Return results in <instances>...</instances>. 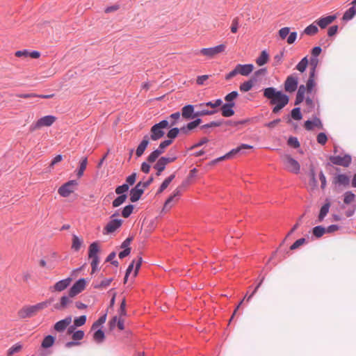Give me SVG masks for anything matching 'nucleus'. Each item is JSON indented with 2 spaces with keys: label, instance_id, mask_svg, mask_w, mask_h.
Segmentation results:
<instances>
[{
  "label": "nucleus",
  "instance_id": "9b49d317",
  "mask_svg": "<svg viewBox=\"0 0 356 356\" xmlns=\"http://www.w3.org/2000/svg\"><path fill=\"white\" fill-rule=\"evenodd\" d=\"M72 279L71 277H67L65 279L59 280L54 286L50 287L51 292H61L66 289L70 284Z\"/></svg>",
  "mask_w": 356,
  "mask_h": 356
},
{
  "label": "nucleus",
  "instance_id": "37998d69",
  "mask_svg": "<svg viewBox=\"0 0 356 356\" xmlns=\"http://www.w3.org/2000/svg\"><path fill=\"white\" fill-rule=\"evenodd\" d=\"M355 195L350 191H348L344 194L343 202L346 204H349L354 201Z\"/></svg>",
  "mask_w": 356,
  "mask_h": 356
},
{
  "label": "nucleus",
  "instance_id": "5fc2aeb1",
  "mask_svg": "<svg viewBox=\"0 0 356 356\" xmlns=\"http://www.w3.org/2000/svg\"><path fill=\"white\" fill-rule=\"evenodd\" d=\"M133 210H134L133 205L130 204V205L126 206L122 211V216L124 218L129 217L131 215V213H132Z\"/></svg>",
  "mask_w": 356,
  "mask_h": 356
},
{
  "label": "nucleus",
  "instance_id": "a878e982",
  "mask_svg": "<svg viewBox=\"0 0 356 356\" xmlns=\"http://www.w3.org/2000/svg\"><path fill=\"white\" fill-rule=\"evenodd\" d=\"M304 127L307 130H312L314 127L321 128L322 127V123L318 118H315L313 120H307L305 122Z\"/></svg>",
  "mask_w": 356,
  "mask_h": 356
},
{
  "label": "nucleus",
  "instance_id": "680f3d73",
  "mask_svg": "<svg viewBox=\"0 0 356 356\" xmlns=\"http://www.w3.org/2000/svg\"><path fill=\"white\" fill-rule=\"evenodd\" d=\"M238 92L232 91V92L227 94L225 96V101H227L229 103H232L231 102L233 101L234 99H235L238 97Z\"/></svg>",
  "mask_w": 356,
  "mask_h": 356
},
{
  "label": "nucleus",
  "instance_id": "1a4fd4ad",
  "mask_svg": "<svg viewBox=\"0 0 356 356\" xmlns=\"http://www.w3.org/2000/svg\"><path fill=\"white\" fill-rule=\"evenodd\" d=\"M253 147L247 144H242L236 148L232 149L230 152L227 153L225 155L220 156L213 161V163H216L218 161H221L224 159H230L233 155H235L238 153L243 154V151L244 149H252Z\"/></svg>",
  "mask_w": 356,
  "mask_h": 356
},
{
  "label": "nucleus",
  "instance_id": "052dcab7",
  "mask_svg": "<svg viewBox=\"0 0 356 356\" xmlns=\"http://www.w3.org/2000/svg\"><path fill=\"white\" fill-rule=\"evenodd\" d=\"M172 140H165L161 142L160 143L159 147L157 149V150H160L161 153L163 154L164 152V149L165 147H167L168 146H169L172 143Z\"/></svg>",
  "mask_w": 356,
  "mask_h": 356
},
{
  "label": "nucleus",
  "instance_id": "7ed1b4c3",
  "mask_svg": "<svg viewBox=\"0 0 356 356\" xmlns=\"http://www.w3.org/2000/svg\"><path fill=\"white\" fill-rule=\"evenodd\" d=\"M169 127V122L168 120H162L160 122L154 124L150 129V136L149 139L152 140H158L161 138L164 134V129Z\"/></svg>",
  "mask_w": 356,
  "mask_h": 356
},
{
  "label": "nucleus",
  "instance_id": "603ef678",
  "mask_svg": "<svg viewBox=\"0 0 356 356\" xmlns=\"http://www.w3.org/2000/svg\"><path fill=\"white\" fill-rule=\"evenodd\" d=\"M106 320V314L102 315V316H100L97 321H96L93 324H92V329H95L97 328L98 326H100L102 325L103 323H105Z\"/></svg>",
  "mask_w": 356,
  "mask_h": 356
},
{
  "label": "nucleus",
  "instance_id": "f8f14e48",
  "mask_svg": "<svg viewBox=\"0 0 356 356\" xmlns=\"http://www.w3.org/2000/svg\"><path fill=\"white\" fill-rule=\"evenodd\" d=\"M298 83V78L294 75H290L287 76L284 82V89L286 92H293L296 90Z\"/></svg>",
  "mask_w": 356,
  "mask_h": 356
},
{
  "label": "nucleus",
  "instance_id": "e433bc0d",
  "mask_svg": "<svg viewBox=\"0 0 356 356\" xmlns=\"http://www.w3.org/2000/svg\"><path fill=\"white\" fill-rule=\"evenodd\" d=\"M122 224H106V226L104 228V234H108L114 232L117 230Z\"/></svg>",
  "mask_w": 356,
  "mask_h": 356
},
{
  "label": "nucleus",
  "instance_id": "bf43d9fd",
  "mask_svg": "<svg viewBox=\"0 0 356 356\" xmlns=\"http://www.w3.org/2000/svg\"><path fill=\"white\" fill-rule=\"evenodd\" d=\"M316 139H317V142L319 144L323 145L326 143V142L327 140V137L324 133H320L318 134Z\"/></svg>",
  "mask_w": 356,
  "mask_h": 356
},
{
  "label": "nucleus",
  "instance_id": "6e6d98bb",
  "mask_svg": "<svg viewBox=\"0 0 356 356\" xmlns=\"http://www.w3.org/2000/svg\"><path fill=\"white\" fill-rule=\"evenodd\" d=\"M165 168V165L158 160L154 166V168L156 169L157 171L156 175H161V173L164 170Z\"/></svg>",
  "mask_w": 356,
  "mask_h": 356
},
{
  "label": "nucleus",
  "instance_id": "b1692460",
  "mask_svg": "<svg viewBox=\"0 0 356 356\" xmlns=\"http://www.w3.org/2000/svg\"><path fill=\"white\" fill-rule=\"evenodd\" d=\"M202 122V120L200 118H197L195 120L188 123L186 127H183L181 128L180 131L184 134H187L188 131H191L195 127H197Z\"/></svg>",
  "mask_w": 356,
  "mask_h": 356
},
{
  "label": "nucleus",
  "instance_id": "2eb2a0df",
  "mask_svg": "<svg viewBox=\"0 0 356 356\" xmlns=\"http://www.w3.org/2000/svg\"><path fill=\"white\" fill-rule=\"evenodd\" d=\"M72 298V297L70 296V293H68L67 296H63L60 299V302L54 305V308L58 311L64 310L70 303L72 302V300H71Z\"/></svg>",
  "mask_w": 356,
  "mask_h": 356
},
{
  "label": "nucleus",
  "instance_id": "6ab92c4d",
  "mask_svg": "<svg viewBox=\"0 0 356 356\" xmlns=\"http://www.w3.org/2000/svg\"><path fill=\"white\" fill-rule=\"evenodd\" d=\"M351 4L352 6L348 9L343 15L342 19L343 21H349L356 15V0L352 1Z\"/></svg>",
  "mask_w": 356,
  "mask_h": 356
},
{
  "label": "nucleus",
  "instance_id": "72a5a7b5",
  "mask_svg": "<svg viewBox=\"0 0 356 356\" xmlns=\"http://www.w3.org/2000/svg\"><path fill=\"white\" fill-rule=\"evenodd\" d=\"M175 175L172 174L170 177L166 178L161 184V185L158 191V193H162L165 188H167V187L169 186L170 182L175 179Z\"/></svg>",
  "mask_w": 356,
  "mask_h": 356
},
{
  "label": "nucleus",
  "instance_id": "a19ab883",
  "mask_svg": "<svg viewBox=\"0 0 356 356\" xmlns=\"http://www.w3.org/2000/svg\"><path fill=\"white\" fill-rule=\"evenodd\" d=\"M318 31V27L312 24L305 29L304 33L308 35H313L317 33Z\"/></svg>",
  "mask_w": 356,
  "mask_h": 356
},
{
  "label": "nucleus",
  "instance_id": "f03ea898",
  "mask_svg": "<svg viewBox=\"0 0 356 356\" xmlns=\"http://www.w3.org/2000/svg\"><path fill=\"white\" fill-rule=\"evenodd\" d=\"M52 301L49 299L46 301L39 302L35 305H28L23 307L18 312V315L21 318H27L35 315L38 312L47 308Z\"/></svg>",
  "mask_w": 356,
  "mask_h": 356
},
{
  "label": "nucleus",
  "instance_id": "8fccbe9b",
  "mask_svg": "<svg viewBox=\"0 0 356 356\" xmlns=\"http://www.w3.org/2000/svg\"><path fill=\"white\" fill-rule=\"evenodd\" d=\"M291 118L296 120L302 119V114L300 108H295L291 111Z\"/></svg>",
  "mask_w": 356,
  "mask_h": 356
},
{
  "label": "nucleus",
  "instance_id": "5701e85b",
  "mask_svg": "<svg viewBox=\"0 0 356 356\" xmlns=\"http://www.w3.org/2000/svg\"><path fill=\"white\" fill-rule=\"evenodd\" d=\"M256 81L255 78H252L250 80L242 83L239 86L240 90L243 92H248L252 88Z\"/></svg>",
  "mask_w": 356,
  "mask_h": 356
},
{
  "label": "nucleus",
  "instance_id": "6e6552de",
  "mask_svg": "<svg viewBox=\"0 0 356 356\" xmlns=\"http://www.w3.org/2000/svg\"><path fill=\"white\" fill-rule=\"evenodd\" d=\"M78 183L76 180H71L64 184L58 188V193L64 197H68L74 191Z\"/></svg>",
  "mask_w": 356,
  "mask_h": 356
},
{
  "label": "nucleus",
  "instance_id": "c756f323",
  "mask_svg": "<svg viewBox=\"0 0 356 356\" xmlns=\"http://www.w3.org/2000/svg\"><path fill=\"white\" fill-rule=\"evenodd\" d=\"M142 195H143V193L141 192V191H140L138 188H133L130 191L131 202H135L138 201Z\"/></svg>",
  "mask_w": 356,
  "mask_h": 356
},
{
  "label": "nucleus",
  "instance_id": "69168bd1",
  "mask_svg": "<svg viewBox=\"0 0 356 356\" xmlns=\"http://www.w3.org/2000/svg\"><path fill=\"white\" fill-rule=\"evenodd\" d=\"M290 29L289 27L282 28L279 31V35L282 39H285L286 37L289 34Z\"/></svg>",
  "mask_w": 356,
  "mask_h": 356
},
{
  "label": "nucleus",
  "instance_id": "f3484780",
  "mask_svg": "<svg viewBox=\"0 0 356 356\" xmlns=\"http://www.w3.org/2000/svg\"><path fill=\"white\" fill-rule=\"evenodd\" d=\"M236 67L238 71V74L245 76L252 73L254 69V67L252 64H238Z\"/></svg>",
  "mask_w": 356,
  "mask_h": 356
},
{
  "label": "nucleus",
  "instance_id": "dca6fc26",
  "mask_svg": "<svg viewBox=\"0 0 356 356\" xmlns=\"http://www.w3.org/2000/svg\"><path fill=\"white\" fill-rule=\"evenodd\" d=\"M195 115V111L193 105L188 104L181 108V115L186 120H191L197 118Z\"/></svg>",
  "mask_w": 356,
  "mask_h": 356
},
{
  "label": "nucleus",
  "instance_id": "393cba45",
  "mask_svg": "<svg viewBox=\"0 0 356 356\" xmlns=\"http://www.w3.org/2000/svg\"><path fill=\"white\" fill-rule=\"evenodd\" d=\"M315 67H313V69L311 70L309 73V77L307 82V91L308 92H311L313 90L314 87L315 86Z\"/></svg>",
  "mask_w": 356,
  "mask_h": 356
},
{
  "label": "nucleus",
  "instance_id": "f704fd0d",
  "mask_svg": "<svg viewBox=\"0 0 356 356\" xmlns=\"http://www.w3.org/2000/svg\"><path fill=\"white\" fill-rule=\"evenodd\" d=\"M222 104V101L220 99H218L215 100L214 102H206L204 104H200L199 105V106L200 107L209 106L212 108H216L221 106Z\"/></svg>",
  "mask_w": 356,
  "mask_h": 356
},
{
  "label": "nucleus",
  "instance_id": "864d4df0",
  "mask_svg": "<svg viewBox=\"0 0 356 356\" xmlns=\"http://www.w3.org/2000/svg\"><path fill=\"white\" fill-rule=\"evenodd\" d=\"M83 337H84V332L81 330H76L72 335V339L76 341H79V340H81L83 338Z\"/></svg>",
  "mask_w": 356,
  "mask_h": 356
},
{
  "label": "nucleus",
  "instance_id": "9d476101",
  "mask_svg": "<svg viewBox=\"0 0 356 356\" xmlns=\"http://www.w3.org/2000/svg\"><path fill=\"white\" fill-rule=\"evenodd\" d=\"M86 281L85 278H80L76 280L73 285L70 287L68 293L70 297H75L81 293L86 288Z\"/></svg>",
  "mask_w": 356,
  "mask_h": 356
},
{
  "label": "nucleus",
  "instance_id": "39448f33",
  "mask_svg": "<svg viewBox=\"0 0 356 356\" xmlns=\"http://www.w3.org/2000/svg\"><path fill=\"white\" fill-rule=\"evenodd\" d=\"M56 118L54 115H46L40 118L35 124L30 127V130L34 131L43 127H50L56 121Z\"/></svg>",
  "mask_w": 356,
  "mask_h": 356
},
{
  "label": "nucleus",
  "instance_id": "a18cd8bd",
  "mask_svg": "<svg viewBox=\"0 0 356 356\" xmlns=\"http://www.w3.org/2000/svg\"><path fill=\"white\" fill-rule=\"evenodd\" d=\"M309 186L312 189L315 188L317 186V181L316 179V175L314 170L312 168L310 170V181Z\"/></svg>",
  "mask_w": 356,
  "mask_h": 356
},
{
  "label": "nucleus",
  "instance_id": "0eeeda50",
  "mask_svg": "<svg viewBox=\"0 0 356 356\" xmlns=\"http://www.w3.org/2000/svg\"><path fill=\"white\" fill-rule=\"evenodd\" d=\"M282 160L288 170L295 174L300 172V164L298 162L293 159L290 155L286 154L282 157Z\"/></svg>",
  "mask_w": 356,
  "mask_h": 356
},
{
  "label": "nucleus",
  "instance_id": "4468645a",
  "mask_svg": "<svg viewBox=\"0 0 356 356\" xmlns=\"http://www.w3.org/2000/svg\"><path fill=\"white\" fill-rule=\"evenodd\" d=\"M72 322V316H67L65 318L58 321L54 325V329L58 332L65 331Z\"/></svg>",
  "mask_w": 356,
  "mask_h": 356
},
{
  "label": "nucleus",
  "instance_id": "4d7b16f0",
  "mask_svg": "<svg viewBox=\"0 0 356 356\" xmlns=\"http://www.w3.org/2000/svg\"><path fill=\"white\" fill-rule=\"evenodd\" d=\"M129 185L127 184H124L122 186H119L115 189V193L118 195H124L123 193L128 191Z\"/></svg>",
  "mask_w": 356,
  "mask_h": 356
},
{
  "label": "nucleus",
  "instance_id": "0e129e2a",
  "mask_svg": "<svg viewBox=\"0 0 356 356\" xmlns=\"http://www.w3.org/2000/svg\"><path fill=\"white\" fill-rule=\"evenodd\" d=\"M179 132V129L178 128H173L168 131L167 136L170 138V140H172L177 136Z\"/></svg>",
  "mask_w": 356,
  "mask_h": 356
},
{
  "label": "nucleus",
  "instance_id": "de8ad7c7",
  "mask_svg": "<svg viewBox=\"0 0 356 356\" xmlns=\"http://www.w3.org/2000/svg\"><path fill=\"white\" fill-rule=\"evenodd\" d=\"M329 208H330L329 204H325L321 207L320 213H319V216H318L319 220H322L323 218L327 215V213H328V211H329Z\"/></svg>",
  "mask_w": 356,
  "mask_h": 356
},
{
  "label": "nucleus",
  "instance_id": "a211bd4d",
  "mask_svg": "<svg viewBox=\"0 0 356 356\" xmlns=\"http://www.w3.org/2000/svg\"><path fill=\"white\" fill-rule=\"evenodd\" d=\"M337 17L335 15H329L325 17H321L319 19L316 20L315 22L321 28L325 29L329 24H332Z\"/></svg>",
  "mask_w": 356,
  "mask_h": 356
},
{
  "label": "nucleus",
  "instance_id": "58836bf2",
  "mask_svg": "<svg viewBox=\"0 0 356 356\" xmlns=\"http://www.w3.org/2000/svg\"><path fill=\"white\" fill-rule=\"evenodd\" d=\"M86 320H87L86 316V315H81V316H80L79 317L74 318V321H73V324L76 327H81V326L83 325L86 323Z\"/></svg>",
  "mask_w": 356,
  "mask_h": 356
},
{
  "label": "nucleus",
  "instance_id": "774afa93",
  "mask_svg": "<svg viewBox=\"0 0 356 356\" xmlns=\"http://www.w3.org/2000/svg\"><path fill=\"white\" fill-rule=\"evenodd\" d=\"M176 160V157H161L159 161L166 165L168 163H170Z\"/></svg>",
  "mask_w": 356,
  "mask_h": 356
},
{
  "label": "nucleus",
  "instance_id": "cd10ccee",
  "mask_svg": "<svg viewBox=\"0 0 356 356\" xmlns=\"http://www.w3.org/2000/svg\"><path fill=\"white\" fill-rule=\"evenodd\" d=\"M55 340V337L50 334L47 335L43 339L41 346L44 348H49L54 345Z\"/></svg>",
  "mask_w": 356,
  "mask_h": 356
},
{
  "label": "nucleus",
  "instance_id": "c9c22d12",
  "mask_svg": "<svg viewBox=\"0 0 356 356\" xmlns=\"http://www.w3.org/2000/svg\"><path fill=\"white\" fill-rule=\"evenodd\" d=\"M325 232V228L321 225L314 227L312 230L313 235L316 238L321 237Z\"/></svg>",
  "mask_w": 356,
  "mask_h": 356
},
{
  "label": "nucleus",
  "instance_id": "423d86ee",
  "mask_svg": "<svg viewBox=\"0 0 356 356\" xmlns=\"http://www.w3.org/2000/svg\"><path fill=\"white\" fill-rule=\"evenodd\" d=\"M225 44H222L213 47L203 48L200 51V54L208 58H213L218 54L225 51Z\"/></svg>",
  "mask_w": 356,
  "mask_h": 356
},
{
  "label": "nucleus",
  "instance_id": "ddd939ff",
  "mask_svg": "<svg viewBox=\"0 0 356 356\" xmlns=\"http://www.w3.org/2000/svg\"><path fill=\"white\" fill-rule=\"evenodd\" d=\"M330 161L335 165L348 167L351 163V157L349 155L334 156L330 157Z\"/></svg>",
  "mask_w": 356,
  "mask_h": 356
},
{
  "label": "nucleus",
  "instance_id": "412c9836",
  "mask_svg": "<svg viewBox=\"0 0 356 356\" xmlns=\"http://www.w3.org/2000/svg\"><path fill=\"white\" fill-rule=\"evenodd\" d=\"M189 184V181H183L181 185L178 186L173 192L172 195H170L168 200L165 201V206L167 207L172 200L173 199L177 197V196H179L180 195L181 193V191L183 189V188L186 187L188 184Z\"/></svg>",
  "mask_w": 356,
  "mask_h": 356
},
{
  "label": "nucleus",
  "instance_id": "4c0bfd02",
  "mask_svg": "<svg viewBox=\"0 0 356 356\" xmlns=\"http://www.w3.org/2000/svg\"><path fill=\"white\" fill-rule=\"evenodd\" d=\"M335 181L339 184L346 186L349 184L350 179L346 175H339L336 177Z\"/></svg>",
  "mask_w": 356,
  "mask_h": 356
},
{
  "label": "nucleus",
  "instance_id": "3c124183",
  "mask_svg": "<svg viewBox=\"0 0 356 356\" xmlns=\"http://www.w3.org/2000/svg\"><path fill=\"white\" fill-rule=\"evenodd\" d=\"M306 242V239L305 238H301L296 241L290 247V250H294L298 248L300 246L303 245Z\"/></svg>",
  "mask_w": 356,
  "mask_h": 356
},
{
  "label": "nucleus",
  "instance_id": "79ce46f5",
  "mask_svg": "<svg viewBox=\"0 0 356 356\" xmlns=\"http://www.w3.org/2000/svg\"><path fill=\"white\" fill-rule=\"evenodd\" d=\"M308 64V60L307 57L303 58L296 65V69L300 72H305L307 68Z\"/></svg>",
  "mask_w": 356,
  "mask_h": 356
},
{
  "label": "nucleus",
  "instance_id": "c03bdc74",
  "mask_svg": "<svg viewBox=\"0 0 356 356\" xmlns=\"http://www.w3.org/2000/svg\"><path fill=\"white\" fill-rule=\"evenodd\" d=\"M161 154V151L156 149L148 156L147 160L149 163H153L159 158Z\"/></svg>",
  "mask_w": 356,
  "mask_h": 356
},
{
  "label": "nucleus",
  "instance_id": "7c9ffc66",
  "mask_svg": "<svg viewBox=\"0 0 356 356\" xmlns=\"http://www.w3.org/2000/svg\"><path fill=\"white\" fill-rule=\"evenodd\" d=\"M113 281V278H106L101 281L99 283H93L92 286L94 289H100L107 287L111 284Z\"/></svg>",
  "mask_w": 356,
  "mask_h": 356
},
{
  "label": "nucleus",
  "instance_id": "20e7f679",
  "mask_svg": "<svg viewBox=\"0 0 356 356\" xmlns=\"http://www.w3.org/2000/svg\"><path fill=\"white\" fill-rule=\"evenodd\" d=\"M99 252V248L97 242H92L88 248V257L92 259L91 268L92 273H94L98 268L99 263V257L98 253Z\"/></svg>",
  "mask_w": 356,
  "mask_h": 356
},
{
  "label": "nucleus",
  "instance_id": "473e14b6",
  "mask_svg": "<svg viewBox=\"0 0 356 356\" xmlns=\"http://www.w3.org/2000/svg\"><path fill=\"white\" fill-rule=\"evenodd\" d=\"M82 243L83 241L81 239H80L76 235L73 234L72 248L74 251H79L80 250Z\"/></svg>",
  "mask_w": 356,
  "mask_h": 356
},
{
  "label": "nucleus",
  "instance_id": "c85d7f7f",
  "mask_svg": "<svg viewBox=\"0 0 356 356\" xmlns=\"http://www.w3.org/2000/svg\"><path fill=\"white\" fill-rule=\"evenodd\" d=\"M88 165V159L87 157L81 158L79 163V168L77 170L76 175L79 178L81 177L83 175L84 171L86 169Z\"/></svg>",
  "mask_w": 356,
  "mask_h": 356
},
{
  "label": "nucleus",
  "instance_id": "ea45409f",
  "mask_svg": "<svg viewBox=\"0 0 356 356\" xmlns=\"http://www.w3.org/2000/svg\"><path fill=\"white\" fill-rule=\"evenodd\" d=\"M22 348V346L19 343H17L15 344H14L13 346H12L8 350V352H7V355L8 356H11L13 355V354L15 353H17L18 352H19Z\"/></svg>",
  "mask_w": 356,
  "mask_h": 356
},
{
  "label": "nucleus",
  "instance_id": "aec40b11",
  "mask_svg": "<svg viewBox=\"0 0 356 356\" xmlns=\"http://www.w3.org/2000/svg\"><path fill=\"white\" fill-rule=\"evenodd\" d=\"M148 144H149V136L146 135L143 137V139L140 143V144L138 145V146L136 150V154L137 157H140L143 154Z\"/></svg>",
  "mask_w": 356,
  "mask_h": 356
},
{
  "label": "nucleus",
  "instance_id": "4be33fe9",
  "mask_svg": "<svg viewBox=\"0 0 356 356\" xmlns=\"http://www.w3.org/2000/svg\"><path fill=\"white\" fill-rule=\"evenodd\" d=\"M234 106V103H228L222 106L221 111L222 115L224 117H231L234 114L232 108Z\"/></svg>",
  "mask_w": 356,
  "mask_h": 356
},
{
  "label": "nucleus",
  "instance_id": "2f4dec72",
  "mask_svg": "<svg viewBox=\"0 0 356 356\" xmlns=\"http://www.w3.org/2000/svg\"><path fill=\"white\" fill-rule=\"evenodd\" d=\"M93 339L98 343L103 342L105 339L104 331L102 329L96 330L93 334Z\"/></svg>",
  "mask_w": 356,
  "mask_h": 356
},
{
  "label": "nucleus",
  "instance_id": "bb28decb",
  "mask_svg": "<svg viewBox=\"0 0 356 356\" xmlns=\"http://www.w3.org/2000/svg\"><path fill=\"white\" fill-rule=\"evenodd\" d=\"M268 60H269V55L266 50H264L261 52L258 58H257L255 61H256V63L257 64V65L263 66L264 65L267 63Z\"/></svg>",
  "mask_w": 356,
  "mask_h": 356
},
{
  "label": "nucleus",
  "instance_id": "e2e57ef3",
  "mask_svg": "<svg viewBox=\"0 0 356 356\" xmlns=\"http://www.w3.org/2000/svg\"><path fill=\"white\" fill-rule=\"evenodd\" d=\"M288 144L294 148H298L300 146V143L296 137H290L288 140Z\"/></svg>",
  "mask_w": 356,
  "mask_h": 356
},
{
  "label": "nucleus",
  "instance_id": "f257e3e1",
  "mask_svg": "<svg viewBox=\"0 0 356 356\" xmlns=\"http://www.w3.org/2000/svg\"><path fill=\"white\" fill-rule=\"evenodd\" d=\"M264 96L270 100L271 104H280L289 103V99L286 95L278 91L273 87L266 88L264 90Z\"/></svg>",
  "mask_w": 356,
  "mask_h": 356
},
{
  "label": "nucleus",
  "instance_id": "49530a36",
  "mask_svg": "<svg viewBox=\"0 0 356 356\" xmlns=\"http://www.w3.org/2000/svg\"><path fill=\"white\" fill-rule=\"evenodd\" d=\"M127 199L126 195H120L119 197H118L113 202V206L114 207H118L120 205H121L122 203L124 202V201Z\"/></svg>",
  "mask_w": 356,
  "mask_h": 356
},
{
  "label": "nucleus",
  "instance_id": "13d9d810",
  "mask_svg": "<svg viewBox=\"0 0 356 356\" xmlns=\"http://www.w3.org/2000/svg\"><path fill=\"white\" fill-rule=\"evenodd\" d=\"M143 263V258L141 256H139L138 257V261L136 263V265H135V270H134V277H136L138 274V272H139V270L141 267V264Z\"/></svg>",
  "mask_w": 356,
  "mask_h": 356
},
{
  "label": "nucleus",
  "instance_id": "338daca9",
  "mask_svg": "<svg viewBox=\"0 0 356 356\" xmlns=\"http://www.w3.org/2000/svg\"><path fill=\"white\" fill-rule=\"evenodd\" d=\"M238 18L235 17L233 19L232 22L231 31L233 33H236L238 31Z\"/></svg>",
  "mask_w": 356,
  "mask_h": 356
},
{
  "label": "nucleus",
  "instance_id": "09e8293b",
  "mask_svg": "<svg viewBox=\"0 0 356 356\" xmlns=\"http://www.w3.org/2000/svg\"><path fill=\"white\" fill-rule=\"evenodd\" d=\"M216 113V111L202 109L201 111H198L195 112V115L197 117L204 116V115H213Z\"/></svg>",
  "mask_w": 356,
  "mask_h": 356
}]
</instances>
